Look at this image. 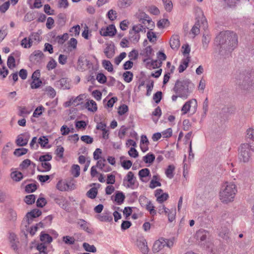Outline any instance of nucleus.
Instances as JSON below:
<instances>
[{
    "label": "nucleus",
    "instance_id": "nucleus-7",
    "mask_svg": "<svg viewBox=\"0 0 254 254\" xmlns=\"http://www.w3.org/2000/svg\"><path fill=\"white\" fill-rule=\"evenodd\" d=\"M197 102L196 99H192L186 102L183 106L181 111L183 114H186L189 112L194 114L197 109Z\"/></svg>",
    "mask_w": 254,
    "mask_h": 254
},
{
    "label": "nucleus",
    "instance_id": "nucleus-51",
    "mask_svg": "<svg viewBox=\"0 0 254 254\" xmlns=\"http://www.w3.org/2000/svg\"><path fill=\"white\" fill-rule=\"evenodd\" d=\"M36 196L34 194H29L26 195L25 197V202L27 204H32L35 201Z\"/></svg>",
    "mask_w": 254,
    "mask_h": 254
},
{
    "label": "nucleus",
    "instance_id": "nucleus-39",
    "mask_svg": "<svg viewBox=\"0 0 254 254\" xmlns=\"http://www.w3.org/2000/svg\"><path fill=\"white\" fill-rule=\"evenodd\" d=\"M71 174L75 178L80 175V167L78 165H73L71 168Z\"/></svg>",
    "mask_w": 254,
    "mask_h": 254
},
{
    "label": "nucleus",
    "instance_id": "nucleus-16",
    "mask_svg": "<svg viewBox=\"0 0 254 254\" xmlns=\"http://www.w3.org/2000/svg\"><path fill=\"white\" fill-rule=\"evenodd\" d=\"M132 4V0H118L117 5L121 9L129 7Z\"/></svg>",
    "mask_w": 254,
    "mask_h": 254
},
{
    "label": "nucleus",
    "instance_id": "nucleus-24",
    "mask_svg": "<svg viewBox=\"0 0 254 254\" xmlns=\"http://www.w3.org/2000/svg\"><path fill=\"white\" fill-rule=\"evenodd\" d=\"M125 199V195L122 192L118 191L115 195V201L119 205L122 204Z\"/></svg>",
    "mask_w": 254,
    "mask_h": 254
},
{
    "label": "nucleus",
    "instance_id": "nucleus-10",
    "mask_svg": "<svg viewBox=\"0 0 254 254\" xmlns=\"http://www.w3.org/2000/svg\"><path fill=\"white\" fill-rule=\"evenodd\" d=\"M116 32V29L114 25H110L106 28H102L100 34L103 36H113Z\"/></svg>",
    "mask_w": 254,
    "mask_h": 254
},
{
    "label": "nucleus",
    "instance_id": "nucleus-50",
    "mask_svg": "<svg viewBox=\"0 0 254 254\" xmlns=\"http://www.w3.org/2000/svg\"><path fill=\"white\" fill-rule=\"evenodd\" d=\"M7 64L10 69H12L15 66V61L13 56H9L7 59Z\"/></svg>",
    "mask_w": 254,
    "mask_h": 254
},
{
    "label": "nucleus",
    "instance_id": "nucleus-46",
    "mask_svg": "<svg viewBox=\"0 0 254 254\" xmlns=\"http://www.w3.org/2000/svg\"><path fill=\"white\" fill-rule=\"evenodd\" d=\"M63 241L65 244L69 245H73L75 242L74 238L69 236H64Z\"/></svg>",
    "mask_w": 254,
    "mask_h": 254
},
{
    "label": "nucleus",
    "instance_id": "nucleus-59",
    "mask_svg": "<svg viewBox=\"0 0 254 254\" xmlns=\"http://www.w3.org/2000/svg\"><path fill=\"white\" fill-rule=\"evenodd\" d=\"M58 21L59 24L63 25L66 21V15L64 13H60L58 15Z\"/></svg>",
    "mask_w": 254,
    "mask_h": 254
},
{
    "label": "nucleus",
    "instance_id": "nucleus-30",
    "mask_svg": "<svg viewBox=\"0 0 254 254\" xmlns=\"http://www.w3.org/2000/svg\"><path fill=\"white\" fill-rule=\"evenodd\" d=\"M155 159V155L152 153H148L143 157V161L146 163H152Z\"/></svg>",
    "mask_w": 254,
    "mask_h": 254
},
{
    "label": "nucleus",
    "instance_id": "nucleus-53",
    "mask_svg": "<svg viewBox=\"0 0 254 254\" xmlns=\"http://www.w3.org/2000/svg\"><path fill=\"white\" fill-rule=\"evenodd\" d=\"M165 9L167 11H171L173 8V3L171 0H162Z\"/></svg>",
    "mask_w": 254,
    "mask_h": 254
},
{
    "label": "nucleus",
    "instance_id": "nucleus-62",
    "mask_svg": "<svg viewBox=\"0 0 254 254\" xmlns=\"http://www.w3.org/2000/svg\"><path fill=\"white\" fill-rule=\"evenodd\" d=\"M128 110V108L127 106L125 104H123L119 108L118 112L120 115H123L126 113Z\"/></svg>",
    "mask_w": 254,
    "mask_h": 254
},
{
    "label": "nucleus",
    "instance_id": "nucleus-21",
    "mask_svg": "<svg viewBox=\"0 0 254 254\" xmlns=\"http://www.w3.org/2000/svg\"><path fill=\"white\" fill-rule=\"evenodd\" d=\"M23 134L18 136L16 143L18 146H23L26 145L28 142V138L26 137H24Z\"/></svg>",
    "mask_w": 254,
    "mask_h": 254
},
{
    "label": "nucleus",
    "instance_id": "nucleus-28",
    "mask_svg": "<svg viewBox=\"0 0 254 254\" xmlns=\"http://www.w3.org/2000/svg\"><path fill=\"white\" fill-rule=\"evenodd\" d=\"M43 54L40 51H35L31 55L30 59L31 61L35 60L38 61L43 57Z\"/></svg>",
    "mask_w": 254,
    "mask_h": 254
},
{
    "label": "nucleus",
    "instance_id": "nucleus-8",
    "mask_svg": "<svg viewBox=\"0 0 254 254\" xmlns=\"http://www.w3.org/2000/svg\"><path fill=\"white\" fill-rule=\"evenodd\" d=\"M254 84V74L249 73L245 76L242 82V86L244 89L250 90L253 89Z\"/></svg>",
    "mask_w": 254,
    "mask_h": 254
},
{
    "label": "nucleus",
    "instance_id": "nucleus-47",
    "mask_svg": "<svg viewBox=\"0 0 254 254\" xmlns=\"http://www.w3.org/2000/svg\"><path fill=\"white\" fill-rule=\"evenodd\" d=\"M125 81L127 83L131 81L133 78V73L130 71H126L123 74Z\"/></svg>",
    "mask_w": 254,
    "mask_h": 254
},
{
    "label": "nucleus",
    "instance_id": "nucleus-52",
    "mask_svg": "<svg viewBox=\"0 0 254 254\" xmlns=\"http://www.w3.org/2000/svg\"><path fill=\"white\" fill-rule=\"evenodd\" d=\"M210 37L209 35H203L202 39V47L204 49H206L210 42Z\"/></svg>",
    "mask_w": 254,
    "mask_h": 254
},
{
    "label": "nucleus",
    "instance_id": "nucleus-64",
    "mask_svg": "<svg viewBox=\"0 0 254 254\" xmlns=\"http://www.w3.org/2000/svg\"><path fill=\"white\" fill-rule=\"evenodd\" d=\"M246 137L254 142V130L253 128H250L247 129Z\"/></svg>",
    "mask_w": 254,
    "mask_h": 254
},
{
    "label": "nucleus",
    "instance_id": "nucleus-49",
    "mask_svg": "<svg viewBox=\"0 0 254 254\" xmlns=\"http://www.w3.org/2000/svg\"><path fill=\"white\" fill-rule=\"evenodd\" d=\"M130 40L133 43H137L140 39V36L139 34H136L132 31L130 32Z\"/></svg>",
    "mask_w": 254,
    "mask_h": 254
},
{
    "label": "nucleus",
    "instance_id": "nucleus-42",
    "mask_svg": "<svg viewBox=\"0 0 254 254\" xmlns=\"http://www.w3.org/2000/svg\"><path fill=\"white\" fill-rule=\"evenodd\" d=\"M7 218L10 221H15L17 218V213L16 211L12 209H9Z\"/></svg>",
    "mask_w": 254,
    "mask_h": 254
},
{
    "label": "nucleus",
    "instance_id": "nucleus-55",
    "mask_svg": "<svg viewBox=\"0 0 254 254\" xmlns=\"http://www.w3.org/2000/svg\"><path fill=\"white\" fill-rule=\"evenodd\" d=\"M44 109V108L42 106L38 107L34 111V113L33 114V117L35 118L39 117L40 115H42V112Z\"/></svg>",
    "mask_w": 254,
    "mask_h": 254
},
{
    "label": "nucleus",
    "instance_id": "nucleus-32",
    "mask_svg": "<svg viewBox=\"0 0 254 254\" xmlns=\"http://www.w3.org/2000/svg\"><path fill=\"white\" fill-rule=\"evenodd\" d=\"M29 38L32 44L34 41L39 42L41 39L40 34L37 32H33L31 33Z\"/></svg>",
    "mask_w": 254,
    "mask_h": 254
},
{
    "label": "nucleus",
    "instance_id": "nucleus-33",
    "mask_svg": "<svg viewBox=\"0 0 254 254\" xmlns=\"http://www.w3.org/2000/svg\"><path fill=\"white\" fill-rule=\"evenodd\" d=\"M83 247L84 250L88 252L95 253L97 251L96 247L94 245H90L87 243L83 244Z\"/></svg>",
    "mask_w": 254,
    "mask_h": 254
},
{
    "label": "nucleus",
    "instance_id": "nucleus-17",
    "mask_svg": "<svg viewBox=\"0 0 254 254\" xmlns=\"http://www.w3.org/2000/svg\"><path fill=\"white\" fill-rule=\"evenodd\" d=\"M207 235V232L202 229L199 230L196 233L197 240L202 242L206 240Z\"/></svg>",
    "mask_w": 254,
    "mask_h": 254
},
{
    "label": "nucleus",
    "instance_id": "nucleus-5",
    "mask_svg": "<svg viewBox=\"0 0 254 254\" xmlns=\"http://www.w3.org/2000/svg\"><path fill=\"white\" fill-rule=\"evenodd\" d=\"M137 18L139 19V22L146 29L152 30L155 26L154 22L152 19L144 12H139L136 14Z\"/></svg>",
    "mask_w": 254,
    "mask_h": 254
},
{
    "label": "nucleus",
    "instance_id": "nucleus-12",
    "mask_svg": "<svg viewBox=\"0 0 254 254\" xmlns=\"http://www.w3.org/2000/svg\"><path fill=\"white\" fill-rule=\"evenodd\" d=\"M56 85L57 87L64 90L68 89L70 88L69 82L66 78H63L57 81Z\"/></svg>",
    "mask_w": 254,
    "mask_h": 254
},
{
    "label": "nucleus",
    "instance_id": "nucleus-41",
    "mask_svg": "<svg viewBox=\"0 0 254 254\" xmlns=\"http://www.w3.org/2000/svg\"><path fill=\"white\" fill-rule=\"evenodd\" d=\"M103 67L108 71L111 72L113 70V65L109 61L103 60L102 61Z\"/></svg>",
    "mask_w": 254,
    "mask_h": 254
},
{
    "label": "nucleus",
    "instance_id": "nucleus-45",
    "mask_svg": "<svg viewBox=\"0 0 254 254\" xmlns=\"http://www.w3.org/2000/svg\"><path fill=\"white\" fill-rule=\"evenodd\" d=\"M85 97V96L84 94H80L75 98H72V103L76 105H79L82 102Z\"/></svg>",
    "mask_w": 254,
    "mask_h": 254
},
{
    "label": "nucleus",
    "instance_id": "nucleus-27",
    "mask_svg": "<svg viewBox=\"0 0 254 254\" xmlns=\"http://www.w3.org/2000/svg\"><path fill=\"white\" fill-rule=\"evenodd\" d=\"M158 59H159V61H158L157 60L153 61L152 63V65L153 66L156 65L157 66V64H159V66L161 65L162 62V61H165L166 59V55L161 52H159L157 55Z\"/></svg>",
    "mask_w": 254,
    "mask_h": 254
},
{
    "label": "nucleus",
    "instance_id": "nucleus-58",
    "mask_svg": "<svg viewBox=\"0 0 254 254\" xmlns=\"http://www.w3.org/2000/svg\"><path fill=\"white\" fill-rule=\"evenodd\" d=\"M169 24V22L167 19H162L157 22V25L159 28H163L165 26H168Z\"/></svg>",
    "mask_w": 254,
    "mask_h": 254
},
{
    "label": "nucleus",
    "instance_id": "nucleus-36",
    "mask_svg": "<svg viewBox=\"0 0 254 254\" xmlns=\"http://www.w3.org/2000/svg\"><path fill=\"white\" fill-rule=\"evenodd\" d=\"M31 164L33 165L34 166H35V163H31V161L29 159H27L23 160L21 162V163L19 165V167L22 170L26 169Z\"/></svg>",
    "mask_w": 254,
    "mask_h": 254
},
{
    "label": "nucleus",
    "instance_id": "nucleus-1",
    "mask_svg": "<svg viewBox=\"0 0 254 254\" xmlns=\"http://www.w3.org/2000/svg\"><path fill=\"white\" fill-rule=\"evenodd\" d=\"M215 43L220 45V53L223 50H226L229 52L232 51L237 45V36L233 32L229 31L221 32L215 38Z\"/></svg>",
    "mask_w": 254,
    "mask_h": 254
},
{
    "label": "nucleus",
    "instance_id": "nucleus-31",
    "mask_svg": "<svg viewBox=\"0 0 254 254\" xmlns=\"http://www.w3.org/2000/svg\"><path fill=\"white\" fill-rule=\"evenodd\" d=\"M80 27L79 25H77L71 27L69 30L71 36H77L80 33Z\"/></svg>",
    "mask_w": 254,
    "mask_h": 254
},
{
    "label": "nucleus",
    "instance_id": "nucleus-57",
    "mask_svg": "<svg viewBox=\"0 0 254 254\" xmlns=\"http://www.w3.org/2000/svg\"><path fill=\"white\" fill-rule=\"evenodd\" d=\"M9 1H6L4 2L2 5H0V13H5L9 8Z\"/></svg>",
    "mask_w": 254,
    "mask_h": 254
},
{
    "label": "nucleus",
    "instance_id": "nucleus-20",
    "mask_svg": "<svg viewBox=\"0 0 254 254\" xmlns=\"http://www.w3.org/2000/svg\"><path fill=\"white\" fill-rule=\"evenodd\" d=\"M86 108L90 111L95 112L97 110V104L93 100H88L85 104Z\"/></svg>",
    "mask_w": 254,
    "mask_h": 254
},
{
    "label": "nucleus",
    "instance_id": "nucleus-61",
    "mask_svg": "<svg viewBox=\"0 0 254 254\" xmlns=\"http://www.w3.org/2000/svg\"><path fill=\"white\" fill-rule=\"evenodd\" d=\"M106 165V160L105 158H101L99 159V160L97 161L96 166L99 168L101 170H102V169L105 167Z\"/></svg>",
    "mask_w": 254,
    "mask_h": 254
},
{
    "label": "nucleus",
    "instance_id": "nucleus-35",
    "mask_svg": "<svg viewBox=\"0 0 254 254\" xmlns=\"http://www.w3.org/2000/svg\"><path fill=\"white\" fill-rule=\"evenodd\" d=\"M139 247L143 254H147L148 252V248L147 245V242L145 240L140 242L139 244Z\"/></svg>",
    "mask_w": 254,
    "mask_h": 254
},
{
    "label": "nucleus",
    "instance_id": "nucleus-38",
    "mask_svg": "<svg viewBox=\"0 0 254 254\" xmlns=\"http://www.w3.org/2000/svg\"><path fill=\"white\" fill-rule=\"evenodd\" d=\"M21 45L24 48H30L32 44L30 41L29 38H24L21 42Z\"/></svg>",
    "mask_w": 254,
    "mask_h": 254
},
{
    "label": "nucleus",
    "instance_id": "nucleus-15",
    "mask_svg": "<svg viewBox=\"0 0 254 254\" xmlns=\"http://www.w3.org/2000/svg\"><path fill=\"white\" fill-rule=\"evenodd\" d=\"M138 176L141 181L147 182L148 180L145 179L146 178L151 176L150 170L148 168L142 169L139 171Z\"/></svg>",
    "mask_w": 254,
    "mask_h": 254
},
{
    "label": "nucleus",
    "instance_id": "nucleus-37",
    "mask_svg": "<svg viewBox=\"0 0 254 254\" xmlns=\"http://www.w3.org/2000/svg\"><path fill=\"white\" fill-rule=\"evenodd\" d=\"M97 189L96 188H92L87 192V195L90 198L93 199L97 194Z\"/></svg>",
    "mask_w": 254,
    "mask_h": 254
},
{
    "label": "nucleus",
    "instance_id": "nucleus-3",
    "mask_svg": "<svg viewBox=\"0 0 254 254\" xmlns=\"http://www.w3.org/2000/svg\"><path fill=\"white\" fill-rule=\"evenodd\" d=\"M193 84L190 80H177L174 87V92L179 97L186 99L191 93Z\"/></svg>",
    "mask_w": 254,
    "mask_h": 254
},
{
    "label": "nucleus",
    "instance_id": "nucleus-4",
    "mask_svg": "<svg viewBox=\"0 0 254 254\" xmlns=\"http://www.w3.org/2000/svg\"><path fill=\"white\" fill-rule=\"evenodd\" d=\"M251 146L248 143H244L240 146L238 156L241 162L246 163L250 161L251 157Z\"/></svg>",
    "mask_w": 254,
    "mask_h": 254
},
{
    "label": "nucleus",
    "instance_id": "nucleus-60",
    "mask_svg": "<svg viewBox=\"0 0 254 254\" xmlns=\"http://www.w3.org/2000/svg\"><path fill=\"white\" fill-rule=\"evenodd\" d=\"M37 189V186L34 184H30L26 186L25 190L27 192L30 193L34 191Z\"/></svg>",
    "mask_w": 254,
    "mask_h": 254
},
{
    "label": "nucleus",
    "instance_id": "nucleus-54",
    "mask_svg": "<svg viewBox=\"0 0 254 254\" xmlns=\"http://www.w3.org/2000/svg\"><path fill=\"white\" fill-rule=\"evenodd\" d=\"M78 224L79 225L80 228L86 231L87 232L90 233L91 232V230L88 227L86 222L83 220H80V221L78 222Z\"/></svg>",
    "mask_w": 254,
    "mask_h": 254
},
{
    "label": "nucleus",
    "instance_id": "nucleus-14",
    "mask_svg": "<svg viewBox=\"0 0 254 254\" xmlns=\"http://www.w3.org/2000/svg\"><path fill=\"white\" fill-rule=\"evenodd\" d=\"M41 211L37 209H33L30 212H28L26 215L28 224H30L32 222L33 218L39 217L40 215H41Z\"/></svg>",
    "mask_w": 254,
    "mask_h": 254
},
{
    "label": "nucleus",
    "instance_id": "nucleus-40",
    "mask_svg": "<svg viewBox=\"0 0 254 254\" xmlns=\"http://www.w3.org/2000/svg\"><path fill=\"white\" fill-rule=\"evenodd\" d=\"M145 208L149 211L151 215H155L156 214V211L154 209V206L150 201L145 204Z\"/></svg>",
    "mask_w": 254,
    "mask_h": 254
},
{
    "label": "nucleus",
    "instance_id": "nucleus-23",
    "mask_svg": "<svg viewBox=\"0 0 254 254\" xmlns=\"http://www.w3.org/2000/svg\"><path fill=\"white\" fill-rule=\"evenodd\" d=\"M40 240L42 242L49 244L53 241V238L49 234L41 232L40 235Z\"/></svg>",
    "mask_w": 254,
    "mask_h": 254
},
{
    "label": "nucleus",
    "instance_id": "nucleus-56",
    "mask_svg": "<svg viewBox=\"0 0 254 254\" xmlns=\"http://www.w3.org/2000/svg\"><path fill=\"white\" fill-rule=\"evenodd\" d=\"M47 245L43 242L40 244H38L37 246V250L39 251L40 253H43L44 254H46V250L47 249Z\"/></svg>",
    "mask_w": 254,
    "mask_h": 254
},
{
    "label": "nucleus",
    "instance_id": "nucleus-11",
    "mask_svg": "<svg viewBox=\"0 0 254 254\" xmlns=\"http://www.w3.org/2000/svg\"><path fill=\"white\" fill-rule=\"evenodd\" d=\"M171 48L174 50H177L180 46V38L178 35H173L170 41Z\"/></svg>",
    "mask_w": 254,
    "mask_h": 254
},
{
    "label": "nucleus",
    "instance_id": "nucleus-48",
    "mask_svg": "<svg viewBox=\"0 0 254 254\" xmlns=\"http://www.w3.org/2000/svg\"><path fill=\"white\" fill-rule=\"evenodd\" d=\"M45 91L47 93V94L52 98H54L56 95V92L55 90L51 86L47 87Z\"/></svg>",
    "mask_w": 254,
    "mask_h": 254
},
{
    "label": "nucleus",
    "instance_id": "nucleus-22",
    "mask_svg": "<svg viewBox=\"0 0 254 254\" xmlns=\"http://www.w3.org/2000/svg\"><path fill=\"white\" fill-rule=\"evenodd\" d=\"M69 187L67 183L63 180H60L56 186L57 189L62 191H66L68 190Z\"/></svg>",
    "mask_w": 254,
    "mask_h": 254
},
{
    "label": "nucleus",
    "instance_id": "nucleus-19",
    "mask_svg": "<svg viewBox=\"0 0 254 254\" xmlns=\"http://www.w3.org/2000/svg\"><path fill=\"white\" fill-rule=\"evenodd\" d=\"M10 177L15 182H19L23 178L22 173L17 171H12L10 174Z\"/></svg>",
    "mask_w": 254,
    "mask_h": 254
},
{
    "label": "nucleus",
    "instance_id": "nucleus-63",
    "mask_svg": "<svg viewBox=\"0 0 254 254\" xmlns=\"http://www.w3.org/2000/svg\"><path fill=\"white\" fill-rule=\"evenodd\" d=\"M42 82L40 79L33 80L31 83V87L32 89H37L40 87Z\"/></svg>",
    "mask_w": 254,
    "mask_h": 254
},
{
    "label": "nucleus",
    "instance_id": "nucleus-26",
    "mask_svg": "<svg viewBox=\"0 0 254 254\" xmlns=\"http://www.w3.org/2000/svg\"><path fill=\"white\" fill-rule=\"evenodd\" d=\"M131 31L133 33H136V34H139L140 33H145L146 32L145 28L141 23L133 25Z\"/></svg>",
    "mask_w": 254,
    "mask_h": 254
},
{
    "label": "nucleus",
    "instance_id": "nucleus-43",
    "mask_svg": "<svg viewBox=\"0 0 254 254\" xmlns=\"http://www.w3.org/2000/svg\"><path fill=\"white\" fill-rule=\"evenodd\" d=\"M229 230L227 228H224V229H222L219 232V236L222 238L223 239L227 240L229 238Z\"/></svg>",
    "mask_w": 254,
    "mask_h": 254
},
{
    "label": "nucleus",
    "instance_id": "nucleus-2",
    "mask_svg": "<svg viewBox=\"0 0 254 254\" xmlns=\"http://www.w3.org/2000/svg\"><path fill=\"white\" fill-rule=\"evenodd\" d=\"M237 192V186L234 183L226 182L221 187L220 199L224 203L231 202L233 201Z\"/></svg>",
    "mask_w": 254,
    "mask_h": 254
},
{
    "label": "nucleus",
    "instance_id": "nucleus-44",
    "mask_svg": "<svg viewBox=\"0 0 254 254\" xmlns=\"http://www.w3.org/2000/svg\"><path fill=\"white\" fill-rule=\"evenodd\" d=\"M28 149L24 148H18L14 151V154L18 157L25 155L27 153Z\"/></svg>",
    "mask_w": 254,
    "mask_h": 254
},
{
    "label": "nucleus",
    "instance_id": "nucleus-29",
    "mask_svg": "<svg viewBox=\"0 0 254 254\" xmlns=\"http://www.w3.org/2000/svg\"><path fill=\"white\" fill-rule=\"evenodd\" d=\"M41 166L43 169L42 170L38 169V170L41 172H48L52 168L51 164L49 162H42Z\"/></svg>",
    "mask_w": 254,
    "mask_h": 254
},
{
    "label": "nucleus",
    "instance_id": "nucleus-18",
    "mask_svg": "<svg viewBox=\"0 0 254 254\" xmlns=\"http://www.w3.org/2000/svg\"><path fill=\"white\" fill-rule=\"evenodd\" d=\"M190 61V57L189 55L186 58L182 60L178 68L179 72L180 73L183 72L187 68Z\"/></svg>",
    "mask_w": 254,
    "mask_h": 254
},
{
    "label": "nucleus",
    "instance_id": "nucleus-9",
    "mask_svg": "<svg viewBox=\"0 0 254 254\" xmlns=\"http://www.w3.org/2000/svg\"><path fill=\"white\" fill-rule=\"evenodd\" d=\"M126 181L127 182V184L126 186L127 188H131L132 189H134L136 179L132 172L129 171L127 173L126 178L124 179V184H125Z\"/></svg>",
    "mask_w": 254,
    "mask_h": 254
},
{
    "label": "nucleus",
    "instance_id": "nucleus-34",
    "mask_svg": "<svg viewBox=\"0 0 254 254\" xmlns=\"http://www.w3.org/2000/svg\"><path fill=\"white\" fill-rule=\"evenodd\" d=\"M97 218L102 222H110L112 220V217L108 214L98 215Z\"/></svg>",
    "mask_w": 254,
    "mask_h": 254
},
{
    "label": "nucleus",
    "instance_id": "nucleus-6",
    "mask_svg": "<svg viewBox=\"0 0 254 254\" xmlns=\"http://www.w3.org/2000/svg\"><path fill=\"white\" fill-rule=\"evenodd\" d=\"M173 246L172 241L160 238L158 240L155 241L153 246V251L157 253L163 249L165 246L170 248Z\"/></svg>",
    "mask_w": 254,
    "mask_h": 254
},
{
    "label": "nucleus",
    "instance_id": "nucleus-25",
    "mask_svg": "<svg viewBox=\"0 0 254 254\" xmlns=\"http://www.w3.org/2000/svg\"><path fill=\"white\" fill-rule=\"evenodd\" d=\"M175 167L173 165H170L168 166L165 171V175L169 179H172L174 176Z\"/></svg>",
    "mask_w": 254,
    "mask_h": 254
},
{
    "label": "nucleus",
    "instance_id": "nucleus-13",
    "mask_svg": "<svg viewBox=\"0 0 254 254\" xmlns=\"http://www.w3.org/2000/svg\"><path fill=\"white\" fill-rule=\"evenodd\" d=\"M115 46L114 44H107L106 48L104 49V53L107 58L111 59L115 55Z\"/></svg>",
    "mask_w": 254,
    "mask_h": 254
}]
</instances>
